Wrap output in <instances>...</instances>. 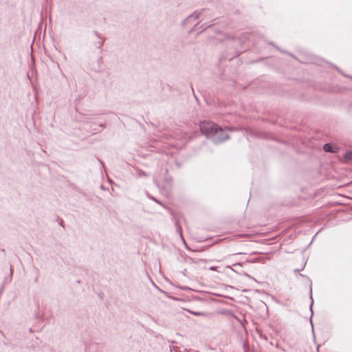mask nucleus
I'll return each instance as SVG.
<instances>
[{"mask_svg":"<svg viewBox=\"0 0 352 352\" xmlns=\"http://www.w3.org/2000/svg\"><path fill=\"white\" fill-rule=\"evenodd\" d=\"M199 128L202 133L215 144L221 143L229 138L228 131L230 129H223L212 122L203 121L200 122Z\"/></svg>","mask_w":352,"mask_h":352,"instance_id":"f257e3e1","label":"nucleus"},{"mask_svg":"<svg viewBox=\"0 0 352 352\" xmlns=\"http://www.w3.org/2000/svg\"><path fill=\"white\" fill-rule=\"evenodd\" d=\"M207 12V10L205 9L201 10H197L195 11L192 14L189 15L184 21L183 24L184 25H188V24H192L195 23L194 26L195 28L198 25V20L200 19V21H204L206 17V13Z\"/></svg>","mask_w":352,"mask_h":352,"instance_id":"f03ea898","label":"nucleus"},{"mask_svg":"<svg viewBox=\"0 0 352 352\" xmlns=\"http://www.w3.org/2000/svg\"><path fill=\"white\" fill-rule=\"evenodd\" d=\"M323 150L325 152L335 153L339 151V148L336 145L332 144L331 143H326L323 146Z\"/></svg>","mask_w":352,"mask_h":352,"instance_id":"7ed1b4c3","label":"nucleus"},{"mask_svg":"<svg viewBox=\"0 0 352 352\" xmlns=\"http://www.w3.org/2000/svg\"><path fill=\"white\" fill-rule=\"evenodd\" d=\"M96 35L99 38L98 41L96 43V45L99 49H101L103 45L104 41L102 38L98 35V33H96Z\"/></svg>","mask_w":352,"mask_h":352,"instance_id":"20e7f679","label":"nucleus"},{"mask_svg":"<svg viewBox=\"0 0 352 352\" xmlns=\"http://www.w3.org/2000/svg\"><path fill=\"white\" fill-rule=\"evenodd\" d=\"M344 157L346 160H352V151L346 152Z\"/></svg>","mask_w":352,"mask_h":352,"instance_id":"39448f33","label":"nucleus"},{"mask_svg":"<svg viewBox=\"0 0 352 352\" xmlns=\"http://www.w3.org/2000/svg\"><path fill=\"white\" fill-rule=\"evenodd\" d=\"M137 175L139 177L147 176V174L140 169L137 170Z\"/></svg>","mask_w":352,"mask_h":352,"instance_id":"423d86ee","label":"nucleus"},{"mask_svg":"<svg viewBox=\"0 0 352 352\" xmlns=\"http://www.w3.org/2000/svg\"><path fill=\"white\" fill-rule=\"evenodd\" d=\"M211 26H212L211 24L203 23L201 27L202 28V30H206V29H207L208 28H210Z\"/></svg>","mask_w":352,"mask_h":352,"instance_id":"0eeeda50","label":"nucleus"},{"mask_svg":"<svg viewBox=\"0 0 352 352\" xmlns=\"http://www.w3.org/2000/svg\"><path fill=\"white\" fill-rule=\"evenodd\" d=\"M148 197L150 199H151L152 200L155 201L156 203H157L158 204L163 206V205H162V204L160 201H158L157 199H155V198H154L153 197H151V195H148Z\"/></svg>","mask_w":352,"mask_h":352,"instance_id":"6e6552de","label":"nucleus"},{"mask_svg":"<svg viewBox=\"0 0 352 352\" xmlns=\"http://www.w3.org/2000/svg\"><path fill=\"white\" fill-rule=\"evenodd\" d=\"M193 315H195V316H202L204 315V313H201V312H191Z\"/></svg>","mask_w":352,"mask_h":352,"instance_id":"1a4fd4ad","label":"nucleus"},{"mask_svg":"<svg viewBox=\"0 0 352 352\" xmlns=\"http://www.w3.org/2000/svg\"><path fill=\"white\" fill-rule=\"evenodd\" d=\"M311 305H310V309L312 311V306H313V304H314V300H313L311 295Z\"/></svg>","mask_w":352,"mask_h":352,"instance_id":"9d476101","label":"nucleus"},{"mask_svg":"<svg viewBox=\"0 0 352 352\" xmlns=\"http://www.w3.org/2000/svg\"><path fill=\"white\" fill-rule=\"evenodd\" d=\"M102 61V56H100V57L98 58V63H100Z\"/></svg>","mask_w":352,"mask_h":352,"instance_id":"9b49d317","label":"nucleus"},{"mask_svg":"<svg viewBox=\"0 0 352 352\" xmlns=\"http://www.w3.org/2000/svg\"><path fill=\"white\" fill-rule=\"evenodd\" d=\"M210 270H212V271H214V270H216V267H210Z\"/></svg>","mask_w":352,"mask_h":352,"instance_id":"f8f14e48","label":"nucleus"},{"mask_svg":"<svg viewBox=\"0 0 352 352\" xmlns=\"http://www.w3.org/2000/svg\"><path fill=\"white\" fill-rule=\"evenodd\" d=\"M312 314H313V313L311 314V318H310V322H311V327H313V323H312V319H311Z\"/></svg>","mask_w":352,"mask_h":352,"instance_id":"ddd939ff","label":"nucleus"},{"mask_svg":"<svg viewBox=\"0 0 352 352\" xmlns=\"http://www.w3.org/2000/svg\"><path fill=\"white\" fill-rule=\"evenodd\" d=\"M63 59H64L65 60H67V56H66V55H65V54H63Z\"/></svg>","mask_w":352,"mask_h":352,"instance_id":"4468645a","label":"nucleus"},{"mask_svg":"<svg viewBox=\"0 0 352 352\" xmlns=\"http://www.w3.org/2000/svg\"><path fill=\"white\" fill-rule=\"evenodd\" d=\"M237 265L241 266V264L239 263L234 264V266H237Z\"/></svg>","mask_w":352,"mask_h":352,"instance_id":"2eb2a0df","label":"nucleus"},{"mask_svg":"<svg viewBox=\"0 0 352 352\" xmlns=\"http://www.w3.org/2000/svg\"><path fill=\"white\" fill-rule=\"evenodd\" d=\"M100 127L104 128L105 126L104 124H100Z\"/></svg>","mask_w":352,"mask_h":352,"instance_id":"dca6fc26","label":"nucleus"},{"mask_svg":"<svg viewBox=\"0 0 352 352\" xmlns=\"http://www.w3.org/2000/svg\"><path fill=\"white\" fill-rule=\"evenodd\" d=\"M10 274L11 275L12 274V268H10Z\"/></svg>","mask_w":352,"mask_h":352,"instance_id":"f3484780","label":"nucleus"},{"mask_svg":"<svg viewBox=\"0 0 352 352\" xmlns=\"http://www.w3.org/2000/svg\"><path fill=\"white\" fill-rule=\"evenodd\" d=\"M300 270H296L295 272H299Z\"/></svg>","mask_w":352,"mask_h":352,"instance_id":"a211bd4d","label":"nucleus"}]
</instances>
